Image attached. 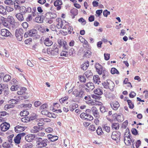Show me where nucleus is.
I'll list each match as a JSON object with an SVG mask.
<instances>
[{
  "mask_svg": "<svg viewBox=\"0 0 148 148\" xmlns=\"http://www.w3.org/2000/svg\"><path fill=\"white\" fill-rule=\"evenodd\" d=\"M36 146L38 148H42L45 147L48 143L47 139H42L40 137H36Z\"/></svg>",
  "mask_w": 148,
  "mask_h": 148,
  "instance_id": "f257e3e1",
  "label": "nucleus"
},
{
  "mask_svg": "<svg viewBox=\"0 0 148 148\" xmlns=\"http://www.w3.org/2000/svg\"><path fill=\"white\" fill-rule=\"evenodd\" d=\"M58 49L57 47L47 49V53L51 57H56L58 54Z\"/></svg>",
  "mask_w": 148,
  "mask_h": 148,
  "instance_id": "f03ea898",
  "label": "nucleus"
},
{
  "mask_svg": "<svg viewBox=\"0 0 148 148\" xmlns=\"http://www.w3.org/2000/svg\"><path fill=\"white\" fill-rule=\"evenodd\" d=\"M23 34L24 32L22 29L20 28L16 30L15 34L18 40L19 41L22 40Z\"/></svg>",
  "mask_w": 148,
  "mask_h": 148,
  "instance_id": "7ed1b4c3",
  "label": "nucleus"
},
{
  "mask_svg": "<svg viewBox=\"0 0 148 148\" xmlns=\"http://www.w3.org/2000/svg\"><path fill=\"white\" fill-rule=\"evenodd\" d=\"M26 135V133H22L18 134L15 137H14V141L16 145L19 144L21 142V139L22 138L24 137Z\"/></svg>",
  "mask_w": 148,
  "mask_h": 148,
  "instance_id": "20e7f679",
  "label": "nucleus"
},
{
  "mask_svg": "<svg viewBox=\"0 0 148 148\" xmlns=\"http://www.w3.org/2000/svg\"><path fill=\"white\" fill-rule=\"evenodd\" d=\"M121 134L120 132L117 131H114L112 132L111 137L112 139L115 140H119L120 139Z\"/></svg>",
  "mask_w": 148,
  "mask_h": 148,
  "instance_id": "39448f33",
  "label": "nucleus"
},
{
  "mask_svg": "<svg viewBox=\"0 0 148 148\" xmlns=\"http://www.w3.org/2000/svg\"><path fill=\"white\" fill-rule=\"evenodd\" d=\"M56 22L58 23L56 25V27L58 29L62 28L64 29L66 28L65 25H64L65 23L62 21L61 19L60 18H58L56 19Z\"/></svg>",
  "mask_w": 148,
  "mask_h": 148,
  "instance_id": "423d86ee",
  "label": "nucleus"
},
{
  "mask_svg": "<svg viewBox=\"0 0 148 148\" xmlns=\"http://www.w3.org/2000/svg\"><path fill=\"white\" fill-rule=\"evenodd\" d=\"M85 85L87 87V88H85V90L88 92L92 90L95 88L94 85L92 82H89L85 84Z\"/></svg>",
  "mask_w": 148,
  "mask_h": 148,
  "instance_id": "0eeeda50",
  "label": "nucleus"
},
{
  "mask_svg": "<svg viewBox=\"0 0 148 148\" xmlns=\"http://www.w3.org/2000/svg\"><path fill=\"white\" fill-rule=\"evenodd\" d=\"M1 131L5 132L8 130L10 127V125L9 123L5 122L2 123L0 126Z\"/></svg>",
  "mask_w": 148,
  "mask_h": 148,
  "instance_id": "6e6552de",
  "label": "nucleus"
},
{
  "mask_svg": "<svg viewBox=\"0 0 148 148\" xmlns=\"http://www.w3.org/2000/svg\"><path fill=\"white\" fill-rule=\"evenodd\" d=\"M91 110L93 115L96 118L98 119L100 118L99 114L96 107H93L91 108Z\"/></svg>",
  "mask_w": 148,
  "mask_h": 148,
  "instance_id": "1a4fd4ad",
  "label": "nucleus"
},
{
  "mask_svg": "<svg viewBox=\"0 0 148 148\" xmlns=\"http://www.w3.org/2000/svg\"><path fill=\"white\" fill-rule=\"evenodd\" d=\"M1 34L2 36L5 37L10 36L11 35L10 32L8 30L5 29H1Z\"/></svg>",
  "mask_w": 148,
  "mask_h": 148,
  "instance_id": "9d476101",
  "label": "nucleus"
},
{
  "mask_svg": "<svg viewBox=\"0 0 148 148\" xmlns=\"http://www.w3.org/2000/svg\"><path fill=\"white\" fill-rule=\"evenodd\" d=\"M124 137V142L125 144L127 146L130 145H131L130 141L131 140L130 136V135L127 136L126 134H125Z\"/></svg>",
  "mask_w": 148,
  "mask_h": 148,
  "instance_id": "9b49d317",
  "label": "nucleus"
},
{
  "mask_svg": "<svg viewBox=\"0 0 148 148\" xmlns=\"http://www.w3.org/2000/svg\"><path fill=\"white\" fill-rule=\"evenodd\" d=\"M95 67L99 75H101L103 71L102 66L99 63H97L96 64Z\"/></svg>",
  "mask_w": 148,
  "mask_h": 148,
  "instance_id": "f8f14e48",
  "label": "nucleus"
},
{
  "mask_svg": "<svg viewBox=\"0 0 148 148\" xmlns=\"http://www.w3.org/2000/svg\"><path fill=\"white\" fill-rule=\"evenodd\" d=\"M110 106L112 109L117 110L120 106L119 102L116 101H114L110 103Z\"/></svg>",
  "mask_w": 148,
  "mask_h": 148,
  "instance_id": "ddd939ff",
  "label": "nucleus"
},
{
  "mask_svg": "<svg viewBox=\"0 0 148 148\" xmlns=\"http://www.w3.org/2000/svg\"><path fill=\"white\" fill-rule=\"evenodd\" d=\"M7 21L10 24L12 25V27H14L16 23L14 21V19L13 16H9L7 18Z\"/></svg>",
  "mask_w": 148,
  "mask_h": 148,
  "instance_id": "4468645a",
  "label": "nucleus"
},
{
  "mask_svg": "<svg viewBox=\"0 0 148 148\" xmlns=\"http://www.w3.org/2000/svg\"><path fill=\"white\" fill-rule=\"evenodd\" d=\"M35 137V135L34 134H29L26 136L25 138L27 141L30 142L34 139Z\"/></svg>",
  "mask_w": 148,
  "mask_h": 148,
  "instance_id": "2eb2a0df",
  "label": "nucleus"
},
{
  "mask_svg": "<svg viewBox=\"0 0 148 148\" xmlns=\"http://www.w3.org/2000/svg\"><path fill=\"white\" fill-rule=\"evenodd\" d=\"M25 129V127L19 125H17L14 127L15 131L17 133L21 132L23 131Z\"/></svg>",
  "mask_w": 148,
  "mask_h": 148,
  "instance_id": "dca6fc26",
  "label": "nucleus"
},
{
  "mask_svg": "<svg viewBox=\"0 0 148 148\" xmlns=\"http://www.w3.org/2000/svg\"><path fill=\"white\" fill-rule=\"evenodd\" d=\"M107 82L108 84L107 86L109 89L110 90H113L115 86V84L114 82L110 80H107Z\"/></svg>",
  "mask_w": 148,
  "mask_h": 148,
  "instance_id": "f3484780",
  "label": "nucleus"
},
{
  "mask_svg": "<svg viewBox=\"0 0 148 148\" xmlns=\"http://www.w3.org/2000/svg\"><path fill=\"white\" fill-rule=\"evenodd\" d=\"M47 137L48 139L51 142L55 141L57 140L58 137L57 136H53L51 134H49L47 135Z\"/></svg>",
  "mask_w": 148,
  "mask_h": 148,
  "instance_id": "a211bd4d",
  "label": "nucleus"
},
{
  "mask_svg": "<svg viewBox=\"0 0 148 148\" xmlns=\"http://www.w3.org/2000/svg\"><path fill=\"white\" fill-rule=\"evenodd\" d=\"M53 43L52 41L48 38H46L44 40V44L47 46H51Z\"/></svg>",
  "mask_w": 148,
  "mask_h": 148,
  "instance_id": "6ab92c4d",
  "label": "nucleus"
},
{
  "mask_svg": "<svg viewBox=\"0 0 148 148\" xmlns=\"http://www.w3.org/2000/svg\"><path fill=\"white\" fill-rule=\"evenodd\" d=\"M46 15V16H49V18L50 19H54L56 18L57 17L56 14L54 13L47 12Z\"/></svg>",
  "mask_w": 148,
  "mask_h": 148,
  "instance_id": "aec40b11",
  "label": "nucleus"
},
{
  "mask_svg": "<svg viewBox=\"0 0 148 148\" xmlns=\"http://www.w3.org/2000/svg\"><path fill=\"white\" fill-rule=\"evenodd\" d=\"M93 82L95 84H99V83L101 82L100 78L97 75H95L93 77Z\"/></svg>",
  "mask_w": 148,
  "mask_h": 148,
  "instance_id": "412c9836",
  "label": "nucleus"
},
{
  "mask_svg": "<svg viewBox=\"0 0 148 148\" xmlns=\"http://www.w3.org/2000/svg\"><path fill=\"white\" fill-rule=\"evenodd\" d=\"M33 120V118L29 117L28 116H25L22 118L21 119V121L23 122L27 123L31 120Z\"/></svg>",
  "mask_w": 148,
  "mask_h": 148,
  "instance_id": "4be33fe9",
  "label": "nucleus"
},
{
  "mask_svg": "<svg viewBox=\"0 0 148 148\" xmlns=\"http://www.w3.org/2000/svg\"><path fill=\"white\" fill-rule=\"evenodd\" d=\"M100 110L102 113L106 114L108 111V109L104 106H101L100 107Z\"/></svg>",
  "mask_w": 148,
  "mask_h": 148,
  "instance_id": "5701e85b",
  "label": "nucleus"
},
{
  "mask_svg": "<svg viewBox=\"0 0 148 148\" xmlns=\"http://www.w3.org/2000/svg\"><path fill=\"white\" fill-rule=\"evenodd\" d=\"M84 75L87 78L89 79L92 76V73L91 71H88L84 74Z\"/></svg>",
  "mask_w": 148,
  "mask_h": 148,
  "instance_id": "b1692460",
  "label": "nucleus"
},
{
  "mask_svg": "<svg viewBox=\"0 0 148 148\" xmlns=\"http://www.w3.org/2000/svg\"><path fill=\"white\" fill-rule=\"evenodd\" d=\"M89 66V63L88 61H86L81 65V68L84 70H86Z\"/></svg>",
  "mask_w": 148,
  "mask_h": 148,
  "instance_id": "393cba45",
  "label": "nucleus"
},
{
  "mask_svg": "<svg viewBox=\"0 0 148 148\" xmlns=\"http://www.w3.org/2000/svg\"><path fill=\"white\" fill-rule=\"evenodd\" d=\"M33 128V129L32 130H31V132L33 133H37L39 131L42 130V128L38 126H34Z\"/></svg>",
  "mask_w": 148,
  "mask_h": 148,
  "instance_id": "a878e982",
  "label": "nucleus"
},
{
  "mask_svg": "<svg viewBox=\"0 0 148 148\" xmlns=\"http://www.w3.org/2000/svg\"><path fill=\"white\" fill-rule=\"evenodd\" d=\"M29 34V36H35L37 33V31L34 29H32L28 31Z\"/></svg>",
  "mask_w": 148,
  "mask_h": 148,
  "instance_id": "bb28decb",
  "label": "nucleus"
},
{
  "mask_svg": "<svg viewBox=\"0 0 148 148\" xmlns=\"http://www.w3.org/2000/svg\"><path fill=\"white\" fill-rule=\"evenodd\" d=\"M8 88V85L0 84V95L1 94L4 90Z\"/></svg>",
  "mask_w": 148,
  "mask_h": 148,
  "instance_id": "cd10ccee",
  "label": "nucleus"
},
{
  "mask_svg": "<svg viewBox=\"0 0 148 148\" xmlns=\"http://www.w3.org/2000/svg\"><path fill=\"white\" fill-rule=\"evenodd\" d=\"M94 92L95 94L98 95H101L103 94L102 90L99 88H97L95 89Z\"/></svg>",
  "mask_w": 148,
  "mask_h": 148,
  "instance_id": "c85d7f7f",
  "label": "nucleus"
},
{
  "mask_svg": "<svg viewBox=\"0 0 148 148\" xmlns=\"http://www.w3.org/2000/svg\"><path fill=\"white\" fill-rule=\"evenodd\" d=\"M84 92L83 90H81L79 91L77 95L76 96V97H78L81 99L84 96Z\"/></svg>",
  "mask_w": 148,
  "mask_h": 148,
  "instance_id": "c756f323",
  "label": "nucleus"
},
{
  "mask_svg": "<svg viewBox=\"0 0 148 148\" xmlns=\"http://www.w3.org/2000/svg\"><path fill=\"white\" fill-rule=\"evenodd\" d=\"M16 16L19 21H22L24 20L23 15L21 13L17 14L16 15Z\"/></svg>",
  "mask_w": 148,
  "mask_h": 148,
  "instance_id": "7c9ffc66",
  "label": "nucleus"
},
{
  "mask_svg": "<svg viewBox=\"0 0 148 148\" xmlns=\"http://www.w3.org/2000/svg\"><path fill=\"white\" fill-rule=\"evenodd\" d=\"M77 104L75 103H73L70 105L69 107V109L71 111H73L77 107Z\"/></svg>",
  "mask_w": 148,
  "mask_h": 148,
  "instance_id": "2f4dec72",
  "label": "nucleus"
},
{
  "mask_svg": "<svg viewBox=\"0 0 148 148\" xmlns=\"http://www.w3.org/2000/svg\"><path fill=\"white\" fill-rule=\"evenodd\" d=\"M116 118L117 121L120 122H121L124 120L123 115L122 114L118 115L116 117Z\"/></svg>",
  "mask_w": 148,
  "mask_h": 148,
  "instance_id": "473e14b6",
  "label": "nucleus"
},
{
  "mask_svg": "<svg viewBox=\"0 0 148 148\" xmlns=\"http://www.w3.org/2000/svg\"><path fill=\"white\" fill-rule=\"evenodd\" d=\"M11 78L10 76L8 75H5L3 78V80L4 82H7L9 81Z\"/></svg>",
  "mask_w": 148,
  "mask_h": 148,
  "instance_id": "72a5a7b5",
  "label": "nucleus"
},
{
  "mask_svg": "<svg viewBox=\"0 0 148 148\" xmlns=\"http://www.w3.org/2000/svg\"><path fill=\"white\" fill-rule=\"evenodd\" d=\"M79 81L81 82L85 83L86 81V79L85 75H80L79 76Z\"/></svg>",
  "mask_w": 148,
  "mask_h": 148,
  "instance_id": "f704fd0d",
  "label": "nucleus"
},
{
  "mask_svg": "<svg viewBox=\"0 0 148 148\" xmlns=\"http://www.w3.org/2000/svg\"><path fill=\"white\" fill-rule=\"evenodd\" d=\"M4 3L5 4L9 5V6H13L14 4V2L12 0H6L4 1Z\"/></svg>",
  "mask_w": 148,
  "mask_h": 148,
  "instance_id": "c9c22d12",
  "label": "nucleus"
},
{
  "mask_svg": "<svg viewBox=\"0 0 148 148\" xmlns=\"http://www.w3.org/2000/svg\"><path fill=\"white\" fill-rule=\"evenodd\" d=\"M91 55V51L90 50H87L85 52L84 55V58H89L90 57Z\"/></svg>",
  "mask_w": 148,
  "mask_h": 148,
  "instance_id": "e433bc0d",
  "label": "nucleus"
},
{
  "mask_svg": "<svg viewBox=\"0 0 148 148\" xmlns=\"http://www.w3.org/2000/svg\"><path fill=\"white\" fill-rule=\"evenodd\" d=\"M27 89L25 87H23L21 89L20 91H18L17 92V94L18 95H21L25 93V92L26 91Z\"/></svg>",
  "mask_w": 148,
  "mask_h": 148,
  "instance_id": "4c0bfd02",
  "label": "nucleus"
},
{
  "mask_svg": "<svg viewBox=\"0 0 148 148\" xmlns=\"http://www.w3.org/2000/svg\"><path fill=\"white\" fill-rule=\"evenodd\" d=\"M103 129L105 130L107 133H109L110 131V127L107 125H103L102 127Z\"/></svg>",
  "mask_w": 148,
  "mask_h": 148,
  "instance_id": "58836bf2",
  "label": "nucleus"
},
{
  "mask_svg": "<svg viewBox=\"0 0 148 148\" xmlns=\"http://www.w3.org/2000/svg\"><path fill=\"white\" fill-rule=\"evenodd\" d=\"M112 127L113 129H114L115 130L118 129L119 127V123H113L112 125Z\"/></svg>",
  "mask_w": 148,
  "mask_h": 148,
  "instance_id": "ea45409f",
  "label": "nucleus"
},
{
  "mask_svg": "<svg viewBox=\"0 0 148 148\" xmlns=\"http://www.w3.org/2000/svg\"><path fill=\"white\" fill-rule=\"evenodd\" d=\"M111 73L113 74H119V71L117 69L114 68H112L111 69Z\"/></svg>",
  "mask_w": 148,
  "mask_h": 148,
  "instance_id": "a19ab883",
  "label": "nucleus"
},
{
  "mask_svg": "<svg viewBox=\"0 0 148 148\" xmlns=\"http://www.w3.org/2000/svg\"><path fill=\"white\" fill-rule=\"evenodd\" d=\"M97 134L99 135H101L103 133L101 128V127H99L96 130Z\"/></svg>",
  "mask_w": 148,
  "mask_h": 148,
  "instance_id": "79ce46f5",
  "label": "nucleus"
},
{
  "mask_svg": "<svg viewBox=\"0 0 148 148\" xmlns=\"http://www.w3.org/2000/svg\"><path fill=\"white\" fill-rule=\"evenodd\" d=\"M87 115V114L86 113L83 112L80 115V117L82 119L85 120L87 119V117L88 116Z\"/></svg>",
  "mask_w": 148,
  "mask_h": 148,
  "instance_id": "37998d69",
  "label": "nucleus"
},
{
  "mask_svg": "<svg viewBox=\"0 0 148 148\" xmlns=\"http://www.w3.org/2000/svg\"><path fill=\"white\" fill-rule=\"evenodd\" d=\"M10 83L12 85H18V82L14 78L11 80Z\"/></svg>",
  "mask_w": 148,
  "mask_h": 148,
  "instance_id": "c03bdc74",
  "label": "nucleus"
},
{
  "mask_svg": "<svg viewBox=\"0 0 148 148\" xmlns=\"http://www.w3.org/2000/svg\"><path fill=\"white\" fill-rule=\"evenodd\" d=\"M3 146L4 147L7 148H11L12 146V145L11 144L8 143L7 142H6L3 143Z\"/></svg>",
  "mask_w": 148,
  "mask_h": 148,
  "instance_id": "a18cd8bd",
  "label": "nucleus"
},
{
  "mask_svg": "<svg viewBox=\"0 0 148 148\" xmlns=\"http://www.w3.org/2000/svg\"><path fill=\"white\" fill-rule=\"evenodd\" d=\"M102 73L103 74V78H105L108 77V72L106 70H104L103 71H102Z\"/></svg>",
  "mask_w": 148,
  "mask_h": 148,
  "instance_id": "49530a36",
  "label": "nucleus"
},
{
  "mask_svg": "<svg viewBox=\"0 0 148 148\" xmlns=\"http://www.w3.org/2000/svg\"><path fill=\"white\" fill-rule=\"evenodd\" d=\"M55 6H57L58 5H61L62 4V2L61 0H56L54 3Z\"/></svg>",
  "mask_w": 148,
  "mask_h": 148,
  "instance_id": "de8ad7c7",
  "label": "nucleus"
},
{
  "mask_svg": "<svg viewBox=\"0 0 148 148\" xmlns=\"http://www.w3.org/2000/svg\"><path fill=\"white\" fill-rule=\"evenodd\" d=\"M6 12L5 8L2 5H0V13L3 14Z\"/></svg>",
  "mask_w": 148,
  "mask_h": 148,
  "instance_id": "09e8293b",
  "label": "nucleus"
},
{
  "mask_svg": "<svg viewBox=\"0 0 148 148\" xmlns=\"http://www.w3.org/2000/svg\"><path fill=\"white\" fill-rule=\"evenodd\" d=\"M35 21L38 23H42L43 22V20L40 16L36 17L35 19Z\"/></svg>",
  "mask_w": 148,
  "mask_h": 148,
  "instance_id": "8fccbe9b",
  "label": "nucleus"
},
{
  "mask_svg": "<svg viewBox=\"0 0 148 148\" xmlns=\"http://www.w3.org/2000/svg\"><path fill=\"white\" fill-rule=\"evenodd\" d=\"M129 107L131 109H132L134 107V104L132 103L131 101L130 100H127Z\"/></svg>",
  "mask_w": 148,
  "mask_h": 148,
  "instance_id": "3c124183",
  "label": "nucleus"
},
{
  "mask_svg": "<svg viewBox=\"0 0 148 148\" xmlns=\"http://www.w3.org/2000/svg\"><path fill=\"white\" fill-rule=\"evenodd\" d=\"M18 88H19L18 85H12L10 89L12 91H14L18 90Z\"/></svg>",
  "mask_w": 148,
  "mask_h": 148,
  "instance_id": "603ef678",
  "label": "nucleus"
},
{
  "mask_svg": "<svg viewBox=\"0 0 148 148\" xmlns=\"http://www.w3.org/2000/svg\"><path fill=\"white\" fill-rule=\"evenodd\" d=\"M68 98L69 97L68 96H66L60 99L59 100V101L61 103H63L65 101L67 100Z\"/></svg>",
  "mask_w": 148,
  "mask_h": 148,
  "instance_id": "864d4df0",
  "label": "nucleus"
},
{
  "mask_svg": "<svg viewBox=\"0 0 148 148\" xmlns=\"http://www.w3.org/2000/svg\"><path fill=\"white\" fill-rule=\"evenodd\" d=\"M10 6H6V10L7 11L10 12H12L13 11L14 9L13 8V6L11 7Z\"/></svg>",
  "mask_w": 148,
  "mask_h": 148,
  "instance_id": "5fc2aeb1",
  "label": "nucleus"
},
{
  "mask_svg": "<svg viewBox=\"0 0 148 148\" xmlns=\"http://www.w3.org/2000/svg\"><path fill=\"white\" fill-rule=\"evenodd\" d=\"M14 106L13 105L10 104L6 105L4 106V109L5 110H7L10 108H13Z\"/></svg>",
  "mask_w": 148,
  "mask_h": 148,
  "instance_id": "6e6d98bb",
  "label": "nucleus"
},
{
  "mask_svg": "<svg viewBox=\"0 0 148 148\" xmlns=\"http://www.w3.org/2000/svg\"><path fill=\"white\" fill-rule=\"evenodd\" d=\"M14 136V134H12V135H10L8 137V140L9 142L10 143H11L12 142V138Z\"/></svg>",
  "mask_w": 148,
  "mask_h": 148,
  "instance_id": "4d7b16f0",
  "label": "nucleus"
},
{
  "mask_svg": "<svg viewBox=\"0 0 148 148\" xmlns=\"http://www.w3.org/2000/svg\"><path fill=\"white\" fill-rule=\"evenodd\" d=\"M110 14V12L108 11L107 10H104L103 12V15L107 17L108 15H109Z\"/></svg>",
  "mask_w": 148,
  "mask_h": 148,
  "instance_id": "13d9d810",
  "label": "nucleus"
},
{
  "mask_svg": "<svg viewBox=\"0 0 148 148\" xmlns=\"http://www.w3.org/2000/svg\"><path fill=\"white\" fill-rule=\"evenodd\" d=\"M89 130L91 131H94L95 130L96 128L94 125H90L89 127Z\"/></svg>",
  "mask_w": 148,
  "mask_h": 148,
  "instance_id": "bf43d9fd",
  "label": "nucleus"
},
{
  "mask_svg": "<svg viewBox=\"0 0 148 148\" xmlns=\"http://www.w3.org/2000/svg\"><path fill=\"white\" fill-rule=\"evenodd\" d=\"M18 101V99L15 100L14 99H12L9 101L10 103L12 104H16Z\"/></svg>",
  "mask_w": 148,
  "mask_h": 148,
  "instance_id": "052dcab7",
  "label": "nucleus"
},
{
  "mask_svg": "<svg viewBox=\"0 0 148 148\" xmlns=\"http://www.w3.org/2000/svg\"><path fill=\"white\" fill-rule=\"evenodd\" d=\"M87 116H87V119H86L85 120H86L87 121H91V120H92L93 119V116H91V115H90V114H87Z\"/></svg>",
  "mask_w": 148,
  "mask_h": 148,
  "instance_id": "680f3d73",
  "label": "nucleus"
},
{
  "mask_svg": "<svg viewBox=\"0 0 148 148\" xmlns=\"http://www.w3.org/2000/svg\"><path fill=\"white\" fill-rule=\"evenodd\" d=\"M8 113H7L5 111H1L0 112V116H5L7 115H8Z\"/></svg>",
  "mask_w": 148,
  "mask_h": 148,
  "instance_id": "e2e57ef3",
  "label": "nucleus"
},
{
  "mask_svg": "<svg viewBox=\"0 0 148 148\" xmlns=\"http://www.w3.org/2000/svg\"><path fill=\"white\" fill-rule=\"evenodd\" d=\"M20 11L21 12H23V13H25L26 12V8L24 6H22L21 8H20Z\"/></svg>",
  "mask_w": 148,
  "mask_h": 148,
  "instance_id": "0e129e2a",
  "label": "nucleus"
},
{
  "mask_svg": "<svg viewBox=\"0 0 148 148\" xmlns=\"http://www.w3.org/2000/svg\"><path fill=\"white\" fill-rule=\"evenodd\" d=\"M132 132L133 134L134 135H137L138 132L137 130L135 128H133L132 130Z\"/></svg>",
  "mask_w": 148,
  "mask_h": 148,
  "instance_id": "69168bd1",
  "label": "nucleus"
},
{
  "mask_svg": "<svg viewBox=\"0 0 148 148\" xmlns=\"http://www.w3.org/2000/svg\"><path fill=\"white\" fill-rule=\"evenodd\" d=\"M75 53L74 49L72 48H71L69 51V53L70 56L73 55Z\"/></svg>",
  "mask_w": 148,
  "mask_h": 148,
  "instance_id": "338daca9",
  "label": "nucleus"
},
{
  "mask_svg": "<svg viewBox=\"0 0 148 148\" xmlns=\"http://www.w3.org/2000/svg\"><path fill=\"white\" fill-rule=\"evenodd\" d=\"M110 54H109L104 53V59L106 60H108L110 59Z\"/></svg>",
  "mask_w": 148,
  "mask_h": 148,
  "instance_id": "774afa93",
  "label": "nucleus"
}]
</instances>
